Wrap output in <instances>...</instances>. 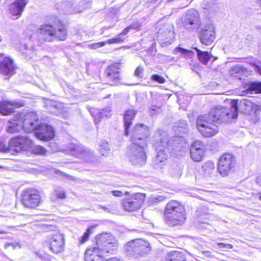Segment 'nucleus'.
<instances>
[{
    "label": "nucleus",
    "instance_id": "f257e3e1",
    "mask_svg": "<svg viewBox=\"0 0 261 261\" xmlns=\"http://www.w3.org/2000/svg\"><path fill=\"white\" fill-rule=\"evenodd\" d=\"M230 108L217 106L210 111L216 124L230 122L236 119L238 114L236 112L237 101L229 100Z\"/></svg>",
    "mask_w": 261,
    "mask_h": 261
},
{
    "label": "nucleus",
    "instance_id": "f03ea898",
    "mask_svg": "<svg viewBox=\"0 0 261 261\" xmlns=\"http://www.w3.org/2000/svg\"><path fill=\"white\" fill-rule=\"evenodd\" d=\"M124 249L127 256L140 258L150 252L151 246L146 241L136 239L127 242L124 246Z\"/></svg>",
    "mask_w": 261,
    "mask_h": 261
},
{
    "label": "nucleus",
    "instance_id": "7ed1b4c3",
    "mask_svg": "<svg viewBox=\"0 0 261 261\" xmlns=\"http://www.w3.org/2000/svg\"><path fill=\"white\" fill-rule=\"evenodd\" d=\"M155 137L156 140L154 143V146L156 151V156L154 161L156 165H159L167 160L166 149L170 142L168 140L167 134L162 130H159L155 133Z\"/></svg>",
    "mask_w": 261,
    "mask_h": 261
},
{
    "label": "nucleus",
    "instance_id": "20e7f679",
    "mask_svg": "<svg viewBox=\"0 0 261 261\" xmlns=\"http://www.w3.org/2000/svg\"><path fill=\"white\" fill-rule=\"evenodd\" d=\"M196 126L199 133L204 137H211L218 133V128L210 112L207 114L198 117Z\"/></svg>",
    "mask_w": 261,
    "mask_h": 261
},
{
    "label": "nucleus",
    "instance_id": "39448f33",
    "mask_svg": "<svg viewBox=\"0 0 261 261\" xmlns=\"http://www.w3.org/2000/svg\"><path fill=\"white\" fill-rule=\"evenodd\" d=\"M146 142H135L132 141L128 147V157L131 163L135 165H143L146 163Z\"/></svg>",
    "mask_w": 261,
    "mask_h": 261
},
{
    "label": "nucleus",
    "instance_id": "423d86ee",
    "mask_svg": "<svg viewBox=\"0 0 261 261\" xmlns=\"http://www.w3.org/2000/svg\"><path fill=\"white\" fill-rule=\"evenodd\" d=\"M117 247V242L115 238L108 233H102L97 236L96 247L92 248V251L96 253H111L114 251Z\"/></svg>",
    "mask_w": 261,
    "mask_h": 261
},
{
    "label": "nucleus",
    "instance_id": "0eeeda50",
    "mask_svg": "<svg viewBox=\"0 0 261 261\" xmlns=\"http://www.w3.org/2000/svg\"><path fill=\"white\" fill-rule=\"evenodd\" d=\"M182 24L187 30L197 31L201 26V21L198 12L195 9L188 10L182 17Z\"/></svg>",
    "mask_w": 261,
    "mask_h": 261
},
{
    "label": "nucleus",
    "instance_id": "6e6552de",
    "mask_svg": "<svg viewBox=\"0 0 261 261\" xmlns=\"http://www.w3.org/2000/svg\"><path fill=\"white\" fill-rule=\"evenodd\" d=\"M236 165L235 158L232 154L225 153L219 159L218 170L223 177L228 176L234 170Z\"/></svg>",
    "mask_w": 261,
    "mask_h": 261
},
{
    "label": "nucleus",
    "instance_id": "1a4fd4ad",
    "mask_svg": "<svg viewBox=\"0 0 261 261\" xmlns=\"http://www.w3.org/2000/svg\"><path fill=\"white\" fill-rule=\"evenodd\" d=\"M68 150L72 155L81 159L84 162L88 163L95 162L96 159L93 152L81 145L70 144L68 146Z\"/></svg>",
    "mask_w": 261,
    "mask_h": 261
},
{
    "label": "nucleus",
    "instance_id": "9d476101",
    "mask_svg": "<svg viewBox=\"0 0 261 261\" xmlns=\"http://www.w3.org/2000/svg\"><path fill=\"white\" fill-rule=\"evenodd\" d=\"M17 118L21 121L23 129L28 133L34 130L36 131L40 124L38 123V116L34 112L17 113Z\"/></svg>",
    "mask_w": 261,
    "mask_h": 261
},
{
    "label": "nucleus",
    "instance_id": "9b49d317",
    "mask_svg": "<svg viewBox=\"0 0 261 261\" xmlns=\"http://www.w3.org/2000/svg\"><path fill=\"white\" fill-rule=\"evenodd\" d=\"M21 200L25 207L34 208L41 202V197L38 191L29 189L23 192Z\"/></svg>",
    "mask_w": 261,
    "mask_h": 261
},
{
    "label": "nucleus",
    "instance_id": "f8f14e48",
    "mask_svg": "<svg viewBox=\"0 0 261 261\" xmlns=\"http://www.w3.org/2000/svg\"><path fill=\"white\" fill-rule=\"evenodd\" d=\"M11 151L19 152L31 149L32 141L29 136H18L11 139L10 141Z\"/></svg>",
    "mask_w": 261,
    "mask_h": 261
},
{
    "label": "nucleus",
    "instance_id": "ddd939ff",
    "mask_svg": "<svg viewBox=\"0 0 261 261\" xmlns=\"http://www.w3.org/2000/svg\"><path fill=\"white\" fill-rule=\"evenodd\" d=\"M145 195L142 193H137L134 196L123 200L122 205L124 210L128 212L138 210L143 204Z\"/></svg>",
    "mask_w": 261,
    "mask_h": 261
},
{
    "label": "nucleus",
    "instance_id": "4468645a",
    "mask_svg": "<svg viewBox=\"0 0 261 261\" xmlns=\"http://www.w3.org/2000/svg\"><path fill=\"white\" fill-rule=\"evenodd\" d=\"M149 135L150 131L147 126L143 124H137L132 132L131 141L147 143V138Z\"/></svg>",
    "mask_w": 261,
    "mask_h": 261
},
{
    "label": "nucleus",
    "instance_id": "2eb2a0df",
    "mask_svg": "<svg viewBox=\"0 0 261 261\" xmlns=\"http://www.w3.org/2000/svg\"><path fill=\"white\" fill-rule=\"evenodd\" d=\"M29 28L36 31L39 37L48 41H51L52 38L55 35V29L53 25L49 24H42L38 29L35 24H31Z\"/></svg>",
    "mask_w": 261,
    "mask_h": 261
},
{
    "label": "nucleus",
    "instance_id": "dca6fc26",
    "mask_svg": "<svg viewBox=\"0 0 261 261\" xmlns=\"http://www.w3.org/2000/svg\"><path fill=\"white\" fill-rule=\"evenodd\" d=\"M34 134L38 139L44 141H48L54 138L55 130L50 125L40 124Z\"/></svg>",
    "mask_w": 261,
    "mask_h": 261
},
{
    "label": "nucleus",
    "instance_id": "f3484780",
    "mask_svg": "<svg viewBox=\"0 0 261 261\" xmlns=\"http://www.w3.org/2000/svg\"><path fill=\"white\" fill-rule=\"evenodd\" d=\"M215 39V28L213 24H207L202 30L200 40L201 42L205 45L211 44Z\"/></svg>",
    "mask_w": 261,
    "mask_h": 261
},
{
    "label": "nucleus",
    "instance_id": "a211bd4d",
    "mask_svg": "<svg viewBox=\"0 0 261 261\" xmlns=\"http://www.w3.org/2000/svg\"><path fill=\"white\" fill-rule=\"evenodd\" d=\"M237 101V105L236 106V112L238 113V111L245 114H250L252 111L255 109V113H257L258 111L259 112H260V109L257 108V106L253 104L250 100L246 99H243L239 101Z\"/></svg>",
    "mask_w": 261,
    "mask_h": 261
},
{
    "label": "nucleus",
    "instance_id": "6ab92c4d",
    "mask_svg": "<svg viewBox=\"0 0 261 261\" xmlns=\"http://www.w3.org/2000/svg\"><path fill=\"white\" fill-rule=\"evenodd\" d=\"M164 217L166 223L170 226L182 225L187 218L186 212H181L180 214L177 213L166 215Z\"/></svg>",
    "mask_w": 261,
    "mask_h": 261
},
{
    "label": "nucleus",
    "instance_id": "aec40b11",
    "mask_svg": "<svg viewBox=\"0 0 261 261\" xmlns=\"http://www.w3.org/2000/svg\"><path fill=\"white\" fill-rule=\"evenodd\" d=\"M63 235L60 233L54 234L50 241V249L54 253H59L64 250Z\"/></svg>",
    "mask_w": 261,
    "mask_h": 261
},
{
    "label": "nucleus",
    "instance_id": "412c9836",
    "mask_svg": "<svg viewBox=\"0 0 261 261\" xmlns=\"http://www.w3.org/2000/svg\"><path fill=\"white\" fill-rule=\"evenodd\" d=\"M27 4L26 0H16L10 5L9 11L13 19H17L21 16Z\"/></svg>",
    "mask_w": 261,
    "mask_h": 261
},
{
    "label": "nucleus",
    "instance_id": "4be33fe9",
    "mask_svg": "<svg viewBox=\"0 0 261 261\" xmlns=\"http://www.w3.org/2000/svg\"><path fill=\"white\" fill-rule=\"evenodd\" d=\"M0 70L2 74L12 76L15 70L13 61L9 57H5L0 61Z\"/></svg>",
    "mask_w": 261,
    "mask_h": 261
},
{
    "label": "nucleus",
    "instance_id": "5701e85b",
    "mask_svg": "<svg viewBox=\"0 0 261 261\" xmlns=\"http://www.w3.org/2000/svg\"><path fill=\"white\" fill-rule=\"evenodd\" d=\"M22 106V104L16 101L2 100L0 102V113L3 115H9L14 112L15 108Z\"/></svg>",
    "mask_w": 261,
    "mask_h": 261
},
{
    "label": "nucleus",
    "instance_id": "b1692460",
    "mask_svg": "<svg viewBox=\"0 0 261 261\" xmlns=\"http://www.w3.org/2000/svg\"><path fill=\"white\" fill-rule=\"evenodd\" d=\"M185 211V207L180 202L176 200H171L166 205L164 216L166 215L173 214V213L180 214Z\"/></svg>",
    "mask_w": 261,
    "mask_h": 261
},
{
    "label": "nucleus",
    "instance_id": "393cba45",
    "mask_svg": "<svg viewBox=\"0 0 261 261\" xmlns=\"http://www.w3.org/2000/svg\"><path fill=\"white\" fill-rule=\"evenodd\" d=\"M120 64H114L109 66L106 70V74L107 78L113 82V84L117 83L120 77ZM113 84V83L112 84Z\"/></svg>",
    "mask_w": 261,
    "mask_h": 261
},
{
    "label": "nucleus",
    "instance_id": "a878e982",
    "mask_svg": "<svg viewBox=\"0 0 261 261\" xmlns=\"http://www.w3.org/2000/svg\"><path fill=\"white\" fill-rule=\"evenodd\" d=\"M251 71L248 69L240 65H236L232 66L229 70L230 75L240 80L242 79V76H248L250 74Z\"/></svg>",
    "mask_w": 261,
    "mask_h": 261
},
{
    "label": "nucleus",
    "instance_id": "bb28decb",
    "mask_svg": "<svg viewBox=\"0 0 261 261\" xmlns=\"http://www.w3.org/2000/svg\"><path fill=\"white\" fill-rule=\"evenodd\" d=\"M17 114H16L13 119H11L9 124L7 126V132L10 133H14L19 132L23 129L21 121L19 118H17Z\"/></svg>",
    "mask_w": 261,
    "mask_h": 261
},
{
    "label": "nucleus",
    "instance_id": "cd10ccee",
    "mask_svg": "<svg viewBox=\"0 0 261 261\" xmlns=\"http://www.w3.org/2000/svg\"><path fill=\"white\" fill-rule=\"evenodd\" d=\"M137 111L134 109H129L126 111L124 115V122L125 126V134L128 135V129L132 124V120L134 119Z\"/></svg>",
    "mask_w": 261,
    "mask_h": 261
},
{
    "label": "nucleus",
    "instance_id": "c85d7f7f",
    "mask_svg": "<svg viewBox=\"0 0 261 261\" xmlns=\"http://www.w3.org/2000/svg\"><path fill=\"white\" fill-rule=\"evenodd\" d=\"M111 109L110 107H107L101 110L92 109L91 114L94 118L95 124H97L100 121V119L104 117H109Z\"/></svg>",
    "mask_w": 261,
    "mask_h": 261
},
{
    "label": "nucleus",
    "instance_id": "c756f323",
    "mask_svg": "<svg viewBox=\"0 0 261 261\" xmlns=\"http://www.w3.org/2000/svg\"><path fill=\"white\" fill-rule=\"evenodd\" d=\"M158 33L159 36L165 37L170 40L174 37L173 26L169 24H164L160 28Z\"/></svg>",
    "mask_w": 261,
    "mask_h": 261
},
{
    "label": "nucleus",
    "instance_id": "7c9ffc66",
    "mask_svg": "<svg viewBox=\"0 0 261 261\" xmlns=\"http://www.w3.org/2000/svg\"><path fill=\"white\" fill-rule=\"evenodd\" d=\"M185 254L177 251H170L166 255L163 261H186Z\"/></svg>",
    "mask_w": 261,
    "mask_h": 261
},
{
    "label": "nucleus",
    "instance_id": "2f4dec72",
    "mask_svg": "<svg viewBox=\"0 0 261 261\" xmlns=\"http://www.w3.org/2000/svg\"><path fill=\"white\" fill-rule=\"evenodd\" d=\"M90 255L89 257H86V261H103V255L101 253H96L92 251V248H89L86 251V255Z\"/></svg>",
    "mask_w": 261,
    "mask_h": 261
},
{
    "label": "nucleus",
    "instance_id": "473e14b6",
    "mask_svg": "<svg viewBox=\"0 0 261 261\" xmlns=\"http://www.w3.org/2000/svg\"><path fill=\"white\" fill-rule=\"evenodd\" d=\"M197 52V56L199 61L204 65H206L210 60V56L208 52L203 51L197 48H195Z\"/></svg>",
    "mask_w": 261,
    "mask_h": 261
},
{
    "label": "nucleus",
    "instance_id": "72a5a7b5",
    "mask_svg": "<svg viewBox=\"0 0 261 261\" xmlns=\"http://www.w3.org/2000/svg\"><path fill=\"white\" fill-rule=\"evenodd\" d=\"M204 174L208 176L212 174L215 169V165L212 161H208L205 162L202 167Z\"/></svg>",
    "mask_w": 261,
    "mask_h": 261
},
{
    "label": "nucleus",
    "instance_id": "f704fd0d",
    "mask_svg": "<svg viewBox=\"0 0 261 261\" xmlns=\"http://www.w3.org/2000/svg\"><path fill=\"white\" fill-rule=\"evenodd\" d=\"M202 7L204 9L214 11L218 7L217 0H204L202 3Z\"/></svg>",
    "mask_w": 261,
    "mask_h": 261
},
{
    "label": "nucleus",
    "instance_id": "c9c22d12",
    "mask_svg": "<svg viewBox=\"0 0 261 261\" xmlns=\"http://www.w3.org/2000/svg\"><path fill=\"white\" fill-rule=\"evenodd\" d=\"M174 54H177L178 53H180L184 57L191 59L194 56V53L190 50H187L184 48L177 47H176L173 51Z\"/></svg>",
    "mask_w": 261,
    "mask_h": 261
},
{
    "label": "nucleus",
    "instance_id": "e433bc0d",
    "mask_svg": "<svg viewBox=\"0 0 261 261\" xmlns=\"http://www.w3.org/2000/svg\"><path fill=\"white\" fill-rule=\"evenodd\" d=\"M204 154V151L190 150L191 159L194 162H200L202 160Z\"/></svg>",
    "mask_w": 261,
    "mask_h": 261
},
{
    "label": "nucleus",
    "instance_id": "4c0bfd02",
    "mask_svg": "<svg viewBox=\"0 0 261 261\" xmlns=\"http://www.w3.org/2000/svg\"><path fill=\"white\" fill-rule=\"evenodd\" d=\"M252 91L261 93V82H252L248 86L247 93H251Z\"/></svg>",
    "mask_w": 261,
    "mask_h": 261
},
{
    "label": "nucleus",
    "instance_id": "58836bf2",
    "mask_svg": "<svg viewBox=\"0 0 261 261\" xmlns=\"http://www.w3.org/2000/svg\"><path fill=\"white\" fill-rule=\"evenodd\" d=\"M99 150L102 155H107L110 150L108 142L106 140H102L99 144Z\"/></svg>",
    "mask_w": 261,
    "mask_h": 261
},
{
    "label": "nucleus",
    "instance_id": "ea45409f",
    "mask_svg": "<svg viewBox=\"0 0 261 261\" xmlns=\"http://www.w3.org/2000/svg\"><path fill=\"white\" fill-rule=\"evenodd\" d=\"M66 30L64 27L59 28L57 31L55 30V35L54 37H57L61 40H64L66 39Z\"/></svg>",
    "mask_w": 261,
    "mask_h": 261
},
{
    "label": "nucleus",
    "instance_id": "a19ab883",
    "mask_svg": "<svg viewBox=\"0 0 261 261\" xmlns=\"http://www.w3.org/2000/svg\"><path fill=\"white\" fill-rule=\"evenodd\" d=\"M125 36L122 33H120L117 36H116L115 37L107 40V42L108 44H116V43H120L125 40Z\"/></svg>",
    "mask_w": 261,
    "mask_h": 261
},
{
    "label": "nucleus",
    "instance_id": "79ce46f5",
    "mask_svg": "<svg viewBox=\"0 0 261 261\" xmlns=\"http://www.w3.org/2000/svg\"><path fill=\"white\" fill-rule=\"evenodd\" d=\"M190 150L204 151V145L203 143L199 140L195 141L191 144Z\"/></svg>",
    "mask_w": 261,
    "mask_h": 261
},
{
    "label": "nucleus",
    "instance_id": "37998d69",
    "mask_svg": "<svg viewBox=\"0 0 261 261\" xmlns=\"http://www.w3.org/2000/svg\"><path fill=\"white\" fill-rule=\"evenodd\" d=\"M32 151L34 153L41 154V155H45L47 152V150L44 147H42L40 145H32Z\"/></svg>",
    "mask_w": 261,
    "mask_h": 261
},
{
    "label": "nucleus",
    "instance_id": "c03bdc74",
    "mask_svg": "<svg viewBox=\"0 0 261 261\" xmlns=\"http://www.w3.org/2000/svg\"><path fill=\"white\" fill-rule=\"evenodd\" d=\"M107 43H108L107 40L106 41H101L96 43H93L88 44L87 45V47L90 49H97L102 46H104Z\"/></svg>",
    "mask_w": 261,
    "mask_h": 261
},
{
    "label": "nucleus",
    "instance_id": "a18cd8bd",
    "mask_svg": "<svg viewBox=\"0 0 261 261\" xmlns=\"http://www.w3.org/2000/svg\"><path fill=\"white\" fill-rule=\"evenodd\" d=\"M0 152H10V143L8 145H6L5 142L0 141Z\"/></svg>",
    "mask_w": 261,
    "mask_h": 261
},
{
    "label": "nucleus",
    "instance_id": "49530a36",
    "mask_svg": "<svg viewBox=\"0 0 261 261\" xmlns=\"http://www.w3.org/2000/svg\"><path fill=\"white\" fill-rule=\"evenodd\" d=\"M55 193L57 197L61 199L65 198V193L64 191L61 188H58L55 190Z\"/></svg>",
    "mask_w": 261,
    "mask_h": 261
},
{
    "label": "nucleus",
    "instance_id": "de8ad7c7",
    "mask_svg": "<svg viewBox=\"0 0 261 261\" xmlns=\"http://www.w3.org/2000/svg\"><path fill=\"white\" fill-rule=\"evenodd\" d=\"M144 68L141 66H139L135 70L134 74L136 76L142 78L143 76Z\"/></svg>",
    "mask_w": 261,
    "mask_h": 261
},
{
    "label": "nucleus",
    "instance_id": "09e8293b",
    "mask_svg": "<svg viewBox=\"0 0 261 261\" xmlns=\"http://www.w3.org/2000/svg\"><path fill=\"white\" fill-rule=\"evenodd\" d=\"M151 79L161 84L164 83L166 82V80L164 77L158 74L152 75L151 77Z\"/></svg>",
    "mask_w": 261,
    "mask_h": 261
},
{
    "label": "nucleus",
    "instance_id": "8fccbe9b",
    "mask_svg": "<svg viewBox=\"0 0 261 261\" xmlns=\"http://www.w3.org/2000/svg\"><path fill=\"white\" fill-rule=\"evenodd\" d=\"M91 228H89L87 229L86 232H85L84 234H83L82 239L80 241V243H84L88 239L89 236L91 232Z\"/></svg>",
    "mask_w": 261,
    "mask_h": 261
},
{
    "label": "nucleus",
    "instance_id": "3c124183",
    "mask_svg": "<svg viewBox=\"0 0 261 261\" xmlns=\"http://www.w3.org/2000/svg\"><path fill=\"white\" fill-rule=\"evenodd\" d=\"M64 8L66 9L67 12L69 14H71L73 13H76V11L71 9L73 5L71 3L69 4H64Z\"/></svg>",
    "mask_w": 261,
    "mask_h": 261
},
{
    "label": "nucleus",
    "instance_id": "603ef678",
    "mask_svg": "<svg viewBox=\"0 0 261 261\" xmlns=\"http://www.w3.org/2000/svg\"><path fill=\"white\" fill-rule=\"evenodd\" d=\"M182 125L178 126L179 130L182 132L183 134H186L188 132V128L187 127V124L186 121H183V124H181Z\"/></svg>",
    "mask_w": 261,
    "mask_h": 261
},
{
    "label": "nucleus",
    "instance_id": "864d4df0",
    "mask_svg": "<svg viewBox=\"0 0 261 261\" xmlns=\"http://www.w3.org/2000/svg\"><path fill=\"white\" fill-rule=\"evenodd\" d=\"M129 27L130 29L140 30L142 27V24H141V23H140L138 21H137V22L133 23L130 25H129Z\"/></svg>",
    "mask_w": 261,
    "mask_h": 261
},
{
    "label": "nucleus",
    "instance_id": "5fc2aeb1",
    "mask_svg": "<svg viewBox=\"0 0 261 261\" xmlns=\"http://www.w3.org/2000/svg\"><path fill=\"white\" fill-rule=\"evenodd\" d=\"M250 65L253 66L254 70L261 75V62L259 64L251 63Z\"/></svg>",
    "mask_w": 261,
    "mask_h": 261
},
{
    "label": "nucleus",
    "instance_id": "6e6d98bb",
    "mask_svg": "<svg viewBox=\"0 0 261 261\" xmlns=\"http://www.w3.org/2000/svg\"><path fill=\"white\" fill-rule=\"evenodd\" d=\"M218 246L220 248L231 249L233 247L232 245L230 244H224L223 243H218Z\"/></svg>",
    "mask_w": 261,
    "mask_h": 261
},
{
    "label": "nucleus",
    "instance_id": "4d7b16f0",
    "mask_svg": "<svg viewBox=\"0 0 261 261\" xmlns=\"http://www.w3.org/2000/svg\"><path fill=\"white\" fill-rule=\"evenodd\" d=\"M111 193L115 196L121 197V196H123V192L122 191H117V190L112 191L111 192Z\"/></svg>",
    "mask_w": 261,
    "mask_h": 261
},
{
    "label": "nucleus",
    "instance_id": "13d9d810",
    "mask_svg": "<svg viewBox=\"0 0 261 261\" xmlns=\"http://www.w3.org/2000/svg\"><path fill=\"white\" fill-rule=\"evenodd\" d=\"M52 106L56 108V109H58L59 108H61V104L60 103H57V102H52Z\"/></svg>",
    "mask_w": 261,
    "mask_h": 261
},
{
    "label": "nucleus",
    "instance_id": "bf43d9fd",
    "mask_svg": "<svg viewBox=\"0 0 261 261\" xmlns=\"http://www.w3.org/2000/svg\"><path fill=\"white\" fill-rule=\"evenodd\" d=\"M131 30L129 28V27H127V28H126L125 29L123 30V31H122V32H121L125 36V35L128 33V32L129 31V30Z\"/></svg>",
    "mask_w": 261,
    "mask_h": 261
},
{
    "label": "nucleus",
    "instance_id": "052dcab7",
    "mask_svg": "<svg viewBox=\"0 0 261 261\" xmlns=\"http://www.w3.org/2000/svg\"><path fill=\"white\" fill-rule=\"evenodd\" d=\"M165 199L164 197L162 196H159L154 198L156 201H162Z\"/></svg>",
    "mask_w": 261,
    "mask_h": 261
},
{
    "label": "nucleus",
    "instance_id": "680f3d73",
    "mask_svg": "<svg viewBox=\"0 0 261 261\" xmlns=\"http://www.w3.org/2000/svg\"><path fill=\"white\" fill-rule=\"evenodd\" d=\"M40 258H41L42 261H51L50 257L48 256H40Z\"/></svg>",
    "mask_w": 261,
    "mask_h": 261
},
{
    "label": "nucleus",
    "instance_id": "e2e57ef3",
    "mask_svg": "<svg viewBox=\"0 0 261 261\" xmlns=\"http://www.w3.org/2000/svg\"><path fill=\"white\" fill-rule=\"evenodd\" d=\"M160 109V107H158L157 106H152L150 108V110H152L153 111H156L159 110Z\"/></svg>",
    "mask_w": 261,
    "mask_h": 261
},
{
    "label": "nucleus",
    "instance_id": "0e129e2a",
    "mask_svg": "<svg viewBox=\"0 0 261 261\" xmlns=\"http://www.w3.org/2000/svg\"><path fill=\"white\" fill-rule=\"evenodd\" d=\"M256 182L257 185L261 187V176H258L256 178Z\"/></svg>",
    "mask_w": 261,
    "mask_h": 261
},
{
    "label": "nucleus",
    "instance_id": "69168bd1",
    "mask_svg": "<svg viewBox=\"0 0 261 261\" xmlns=\"http://www.w3.org/2000/svg\"><path fill=\"white\" fill-rule=\"evenodd\" d=\"M10 245L13 246L14 248H15L16 246L20 247V246L18 244H16L14 245L13 243H9L7 245V246H10Z\"/></svg>",
    "mask_w": 261,
    "mask_h": 261
},
{
    "label": "nucleus",
    "instance_id": "338daca9",
    "mask_svg": "<svg viewBox=\"0 0 261 261\" xmlns=\"http://www.w3.org/2000/svg\"><path fill=\"white\" fill-rule=\"evenodd\" d=\"M258 199L261 201V193H259L257 194Z\"/></svg>",
    "mask_w": 261,
    "mask_h": 261
},
{
    "label": "nucleus",
    "instance_id": "774afa93",
    "mask_svg": "<svg viewBox=\"0 0 261 261\" xmlns=\"http://www.w3.org/2000/svg\"><path fill=\"white\" fill-rule=\"evenodd\" d=\"M5 233V231L0 230V234H4Z\"/></svg>",
    "mask_w": 261,
    "mask_h": 261
}]
</instances>
